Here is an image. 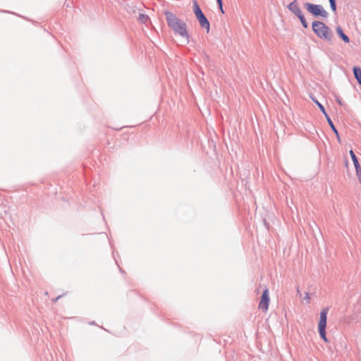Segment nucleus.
<instances>
[{
  "instance_id": "obj_18",
  "label": "nucleus",
  "mask_w": 361,
  "mask_h": 361,
  "mask_svg": "<svg viewBox=\"0 0 361 361\" xmlns=\"http://www.w3.org/2000/svg\"><path fill=\"white\" fill-rule=\"evenodd\" d=\"M219 6V8H220V11L222 13H224V11L223 9V2L221 1V4H218Z\"/></svg>"
},
{
  "instance_id": "obj_13",
  "label": "nucleus",
  "mask_w": 361,
  "mask_h": 361,
  "mask_svg": "<svg viewBox=\"0 0 361 361\" xmlns=\"http://www.w3.org/2000/svg\"><path fill=\"white\" fill-rule=\"evenodd\" d=\"M138 20L142 23H147L149 20V18L148 16L144 13H140L138 16Z\"/></svg>"
},
{
  "instance_id": "obj_21",
  "label": "nucleus",
  "mask_w": 361,
  "mask_h": 361,
  "mask_svg": "<svg viewBox=\"0 0 361 361\" xmlns=\"http://www.w3.org/2000/svg\"><path fill=\"white\" fill-rule=\"evenodd\" d=\"M216 1H217L218 4H221V0H216Z\"/></svg>"
},
{
  "instance_id": "obj_4",
  "label": "nucleus",
  "mask_w": 361,
  "mask_h": 361,
  "mask_svg": "<svg viewBox=\"0 0 361 361\" xmlns=\"http://www.w3.org/2000/svg\"><path fill=\"white\" fill-rule=\"evenodd\" d=\"M304 7L314 17L321 16L324 18H326L329 16L328 12L323 8L322 5L307 2L304 4Z\"/></svg>"
},
{
  "instance_id": "obj_11",
  "label": "nucleus",
  "mask_w": 361,
  "mask_h": 361,
  "mask_svg": "<svg viewBox=\"0 0 361 361\" xmlns=\"http://www.w3.org/2000/svg\"><path fill=\"white\" fill-rule=\"evenodd\" d=\"M337 33L340 36V37L345 42H349V37L343 32L342 29L338 27L336 28Z\"/></svg>"
},
{
  "instance_id": "obj_16",
  "label": "nucleus",
  "mask_w": 361,
  "mask_h": 361,
  "mask_svg": "<svg viewBox=\"0 0 361 361\" xmlns=\"http://www.w3.org/2000/svg\"><path fill=\"white\" fill-rule=\"evenodd\" d=\"M304 300L306 301V303H310V295H309L308 293H305V296L304 298Z\"/></svg>"
},
{
  "instance_id": "obj_15",
  "label": "nucleus",
  "mask_w": 361,
  "mask_h": 361,
  "mask_svg": "<svg viewBox=\"0 0 361 361\" xmlns=\"http://www.w3.org/2000/svg\"><path fill=\"white\" fill-rule=\"evenodd\" d=\"M314 101L316 103V104L318 106V107L321 110V111L324 114V115L326 116V114H327V113L326 112L324 106L321 103H319L317 100H314Z\"/></svg>"
},
{
  "instance_id": "obj_1",
  "label": "nucleus",
  "mask_w": 361,
  "mask_h": 361,
  "mask_svg": "<svg viewBox=\"0 0 361 361\" xmlns=\"http://www.w3.org/2000/svg\"><path fill=\"white\" fill-rule=\"evenodd\" d=\"M164 14L169 27L176 35H178L183 38V42L188 44L189 42V37L187 32L186 23L171 12L165 11Z\"/></svg>"
},
{
  "instance_id": "obj_8",
  "label": "nucleus",
  "mask_w": 361,
  "mask_h": 361,
  "mask_svg": "<svg viewBox=\"0 0 361 361\" xmlns=\"http://www.w3.org/2000/svg\"><path fill=\"white\" fill-rule=\"evenodd\" d=\"M349 153H350V155L353 160V162L354 164L357 176L359 178H361V166L358 162L357 158L356 155L355 154L353 150H352V149L350 150Z\"/></svg>"
},
{
  "instance_id": "obj_7",
  "label": "nucleus",
  "mask_w": 361,
  "mask_h": 361,
  "mask_svg": "<svg viewBox=\"0 0 361 361\" xmlns=\"http://www.w3.org/2000/svg\"><path fill=\"white\" fill-rule=\"evenodd\" d=\"M287 8L293 13L295 16H298L302 13L299 4L297 0L293 1L287 6Z\"/></svg>"
},
{
  "instance_id": "obj_3",
  "label": "nucleus",
  "mask_w": 361,
  "mask_h": 361,
  "mask_svg": "<svg viewBox=\"0 0 361 361\" xmlns=\"http://www.w3.org/2000/svg\"><path fill=\"white\" fill-rule=\"evenodd\" d=\"M193 11L194 13L202 28L206 29L207 32H209L210 29V24L203 12L202 11L200 7L196 1H193Z\"/></svg>"
},
{
  "instance_id": "obj_9",
  "label": "nucleus",
  "mask_w": 361,
  "mask_h": 361,
  "mask_svg": "<svg viewBox=\"0 0 361 361\" xmlns=\"http://www.w3.org/2000/svg\"><path fill=\"white\" fill-rule=\"evenodd\" d=\"M354 76L357 80V82L361 85V68L357 66L353 68Z\"/></svg>"
},
{
  "instance_id": "obj_17",
  "label": "nucleus",
  "mask_w": 361,
  "mask_h": 361,
  "mask_svg": "<svg viewBox=\"0 0 361 361\" xmlns=\"http://www.w3.org/2000/svg\"><path fill=\"white\" fill-rule=\"evenodd\" d=\"M330 6L333 11H336V3L330 4Z\"/></svg>"
},
{
  "instance_id": "obj_14",
  "label": "nucleus",
  "mask_w": 361,
  "mask_h": 361,
  "mask_svg": "<svg viewBox=\"0 0 361 361\" xmlns=\"http://www.w3.org/2000/svg\"><path fill=\"white\" fill-rule=\"evenodd\" d=\"M319 336L320 337L325 341V342H328V339L326 338V329H319Z\"/></svg>"
},
{
  "instance_id": "obj_19",
  "label": "nucleus",
  "mask_w": 361,
  "mask_h": 361,
  "mask_svg": "<svg viewBox=\"0 0 361 361\" xmlns=\"http://www.w3.org/2000/svg\"><path fill=\"white\" fill-rule=\"evenodd\" d=\"M297 294H298L300 297H301V296H302V293H301L300 290H299V288H298V289H297Z\"/></svg>"
},
{
  "instance_id": "obj_20",
  "label": "nucleus",
  "mask_w": 361,
  "mask_h": 361,
  "mask_svg": "<svg viewBox=\"0 0 361 361\" xmlns=\"http://www.w3.org/2000/svg\"><path fill=\"white\" fill-rule=\"evenodd\" d=\"M330 4L336 3V0H329Z\"/></svg>"
},
{
  "instance_id": "obj_6",
  "label": "nucleus",
  "mask_w": 361,
  "mask_h": 361,
  "mask_svg": "<svg viewBox=\"0 0 361 361\" xmlns=\"http://www.w3.org/2000/svg\"><path fill=\"white\" fill-rule=\"evenodd\" d=\"M328 309H324L320 312L318 329H326L327 321Z\"/></svg>"
},
{
  "instance_id": "obj_12",
  "label": "nucleus",
  "mask_w": 361,
  "mask_h": 361,
  "mask_svg": "<svg viewBox=\"0 0 361 361\" xmlns=\"http://www.w3.org/2000/svg\"><path fill=\"white\" fill-rule=\"evenodd\" d=\"M296 16L299 18L301 24L302 25V26L305 28L308 27V23H307L304 15L302 14V13H300L299 15H298Z\"/></svg>"
},
{
  "instance_id": "obj_2",
  "label": "nucleus",
  "mask_w": 361,
  "mask_h": 361,
  "mask_svg": "<svg viewBox=\"0 0 361 361\" xmlns=\"http://www.w3.org/2000/svg\"><path fill=\"white\" fill-rule=\"evenodd\" d=\"M312 30L317 36L321 39L331 41V29L321 21H314L312 25Z\"/></svg>"
},
{
  "instance_id": "obj_5",
  "label": "nucleus",
  "mask_w": 361,
  "mask_h": 361,
  "mask_svg": "<svg viewBox=\"0 0 361 361\" xmlns=\"http://www.w3.org/2000/svg\"><path fill=\"white\" fill-rule=\"evenodd\" d=\"M269 304V290L268 288H265L262 293L261 300L259 304V308L261 309L263 312H266L268 310Z\"/></svg>"
},
{
  "instance_id": "obj_10",
  "label": "nucleus",
  "mask_w": 361,
  "mask_h": 361,
  "mask_svg": "<svg viewBox=\"0 0 361 361\" xmlns=\"http://www.w3.org/2000/svg\"><path fill=\"white\" fill-rule=\"evenodd\" d=\"M325 117H326V118L327 120V122H328L329 125L330 126L331 128L334 132V133L336 135L338 139H339V135H338V130H336V128L334 124L333 123L331 119L330 118V117L329 116L328 114H326Z\"/></svg>"
},
{
  "instance_id": "obj_22",
  "label": "nucleus",
  "mask_w": 361,
  "mask_h": 361,
  "mask_svg": "<svg viewBox=\"0 0 361 361\" xmlns=\"http://www.w3.org/2000/svg\"><path fill=\"white\" fill-rule=\"evenodd\" d=\"M61 296L56 298L55 301L58 300Z\"/></svg>"
}]
</instances>
